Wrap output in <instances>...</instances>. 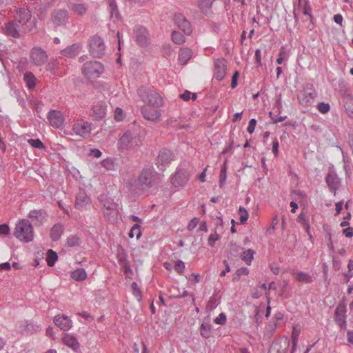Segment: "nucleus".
<instances>
[{
    "instance_id": "nucleus-45",
    "label": "nucleus",
    "mask_w": 353,
    "mask_h": 353,
    "mask_svg": "<svg viewBox=\"0 0 353 353\" xmlns=\"http://www.w3.org/2000/svg\"><path fill=\"white\" fill-rule=\"evenodd\" d=\"M114 161H115V159H106L103 161L102 166L108 170H115L116 167H115Z\"/></svg>"
},
{
    "instance_id": "nucleus-24",
    "label": "nucleus",
    "mask_w": 353,
    "mask_h": 353,
    "mask_svg": "<svg viewBox=\"0 0 353 353\" xmlns=\"http://www.w3.org/2000/svg\"><path fill=\"white\" fill-rule=\"evenodd\" d=\"M316 96V91H313L312 92H303L301 95L298 97V99L301 105L309 107L312 104Z\"/></svg>"
},
{
    "instance_id": "nucleus-12",
    "label": "nucleus",
    "mask_w": 353,
    "mask_h": 353,
    "mask_svg": "<svg viewBox=\"0 0 353 353\" xmlns=\"http://www.w3.org/2000/svg\"><path fill=\"white\" fill-rule=\"evenodd\" d=\"M48 120L51 126L57 129L64 127L65 117L63 113L57 110H51L48 114Z\"/></svg>"
},
{
    "instance_id": "nucleus-17",
    "label": "nucleus",
    "mask_w": 353,
    "mask_h": 353,
    "mask_svg": "<svg viewBox=\"0 0 353 353\" xmlns=\"http://www.w3.org/2000/svg\"><path fill=\"white\" fill-rule=\"evenodd\" d=\"M90 205V198L84 190H80L76 196L74 208L78 210L84 211L86 210Z\"/></svg>"
},
{
    "instance_id": "nucleus-57",
    "label": "nucleus",
    "mask_w": 353,
    "mask_h": 353,
    "mask_svg": "<svg viewBox=\"0 0 353 353\" xmlns=\"http://www.w3.org/2000/svg\"><path fill=\"white\" fill-rule=\"evenodd\" d=\"M255 61L257 67L261 65V50L256 49L254 53Z\"/></svg>"
},
{
    "instance_id": "nucleus-5",
    "label": "nucleus",
    "mask_w": 353,
    "mask_h": 353,
    "mask_svg": "<svg viewBox=\"0 0 353 353\" xmlns=\"http://www.w3.org/2000/svg\"><path fill=\"white\" fill-rule=\"evenodd\" d=\"M103 65L97 61H90L83 64L81 72L88 79H96L103 73Z\"/></svg>"
},
{
    "instance_id": "nucleus-36",
    "label": "nucleus",
    "mask_w": 353,
    "mask_h": 353,
    "mask_svg": "<svg viewBox=\"0 0 353 353\" xmlns=\"http://www.w3.org/2000/svg\"><path fill=\"white\" fill-rule=\"evenodd\" d=\"M46 260L48 266L53 267L56 261L58 260L57 253L52 249H49L46 253Z\"/></svg>"
},
{
    "instance_id": "nucleus-1",
    "label": "nucleus",
    "mask_w": 353,
    "mask_h": 353,
    "mask_svg": "<svg viewBox=\"0 0 353 353\" xmlns=\"http://www.w3.org/2000/svg\"><path fill=\"white\" fill-rule=\"evenodd\" d=\"M130 189L138 195H149L159 188L154 169L152 165L145 166L139 176L130 181Z\"/></svg>"
},
{
    "instance_id": "nucleus-58",
    "label": "nucleus",
    "mask_w": 353,
    "mask_h": 353,
    "mask_svg": "<svg viewBox=\"0 0 353 353\" xmlns=\"http://www.w3.org/2000/svg\"><path fill=\"white\" fill-rule=\"evenodd\" d=\"M223 263L225 265V269L223 270L221 272H220V276H225L226 273L230 272L231 270V268H230V264L228 263V261L227 260H224L223 261Z\"/></svg>"
},
{
    "instance_id": "nucleus-25",
    "label": "nucleus",
    "mask_w": 353,
    "mask_h": 353,
    "mask_svg": "<svg viewBox=\"0 0 353 353\" xmlns=\"http://www.w3.org/2000/svg\"><path fill=\"white\" fill-rule=\"evenodd\" d=\"M62 342L68 347L72 348L73 350H78L80 347V344L77 339L73 335L65 333L62 337Z\"/></svg>"
},
{
    "instance_id": "nucleus-20",
    "label": "nucleus",
    "mask_w": 353,
    "mask_h": 353,
    "mask_svg": "<svg viewBox=\"0 0 353 353\" xmlns=\"http://www.w3.org/2000/svg\"><path fill=\"white\" fill-rule=\"evenodd\" d=\"M54 324L63 331H68L72 327V321L66 315H57L54 317Z\"/></svg>"
},
{
    "instance_id": "nucleus-30",
    "label": "nucleus",
    "mask_w": 353,
    "mask_h": 353,
    "mask_svg": "<svg viewBox=\"0 0 353 353\" xmlns=\"http://www.w3.org/2000/svg\"><path fill=\"white\" fill-rule=\"evenodd\" d=\"M192 56V52L188 48L179 50L178 60L181 65H185Z\"/></svg>"
},
{
    "instance_id": "nucleus-59",
    "label": "nucleus",
    "mask_w": 353,
    "mask_h": 353,
    "mask_svg": "<svg viewBox=\"0 0 353 353\" xmlns=\"http://www.w3.org/2000/svg\"><path fill=\"white\" fill-rule=\"evenodd\" d=\"M212 219L214 221L216 228L223 225V219L220 216H211Z\"/></svg>"
},
{
    "instance_id": "nucleus-15",
    "label": "nucleus",
    "mask_w": 353,
    "mask_h": 353,
    "mask_svg": "<svg viewBox=\"0 0 353 353\" xmlns=\"http://www.w3.org/2000/svg\"><path fill=\"white\" fill-rule=\"evenodd\" d=\"M174 23L182 30L185 34L190 35L192 32V28L190 22L184 17L183 14L176 13L174 15Z\"/></svg>"
},
{
    "instance_id": "nucleus-18",
    "label": "nucleus",
    "mask_w": 353,
    "mask_h": 353,
    "mask_svg": "<svg viewBox=\"0 0 353 353\" xmlns=\"http://www.w3.org/2000/svg\"><path fill=\"white\" fill-rule=\"evenodd\" d=\"M82 46L79 43H73L60 52V57L67 59H74L80 52Z\"/></svg>"
},
{
    "instance_id": "nucleus-52",
    "label": "nucleus",
    "mask_w": 353,
    "mask_h": 353,
    "mask_svg": "<svg viewBox=\"0 0 353 353\" xmlns=\"http://www.w3.org/2000/svg\"><path fill=\"white\" fill-rule=\"evenodd\" d=\"M199 222V219L198 217H194L193 219H192L188 224V230L189 231H192L197 226Z\"/></svg>"
},
{
    "instance_id": "nucleus-40",
    "label": "nucleus",
    "mask_w": 353,
    "mask_h": 353,
    "mask_svg": "<svg viewBox=\"0 0 353 353\" xmlns=\"http://www.w3.org/2000/svg\"><path fill=\"white\" fill-rule=\"evenodd\" d=\"M109 10L110 13V17L112 18L115 17V19H118L120 17L117 4L115 0H109Z\"/></svg>"
},
{
    "instance_id": "nucleus-31",
    "label": "nucleus",
    "mask_w": 353,
    "mask_h": 353,
    "mask_svg": "<svg viewBox=\"0 0 353 353\" xmlns=\"http://www.w3.org/2000/svg\"><path fill=\"white\" fill-rule=\"evenodd\" d=\"M63 232V226L61 223H56L50 230V237L52 241H58Z\"/></svg>"
},
{
    "instance_id": "nucleus-4",
    "label": "nucleus",
    "mask_w": 353,
    "mask_h": 353,
    "mask_svg": "<svg viewBox=\"0 0 353 353\" xmlns=\"http://www.w3.org/2000/svg\"><path fill=\"white\" fill-rule=\"evenodd\" d=\"M137 93L141 99L144 103H148V105L153 106L154 108H160L163 105V98L154 90L141 87L138 89Z\"/></svg>"
},
{
    "instance_id": "nucleus-34",
    "label": "nucleus",
    "mask_w": 353,
    "mask_h": 353,
    "mask_svg": "<svg viewBox=\"0 0 353 353\" xmlns=\"http://www.w3.org/2000/svg\"><path fill=\"white\" fill-rule=\"evenodd\" d=\"M70 276L77 281H84L87 277V272L83 268H77L71 272Z\"/></svg>"
},
{
    "instance_id": "nucleus-35",
    "label": "nucleus",
    "mask_w": 353,
    "mask_h": 353,
    "mask_svg": "<svg viewBox=\"0 0 353 353\" xmlns=\"http://www.w3.org/2000/svg\"><path fill=\"white\" fill-rule=\"evenodd\" d=\"M295 279L299 282L310 283L313 281L312 277L308 274L303 271H297L295 273Z\"/></svg>"
},
{
    "instance_id": "nucleus-23",
    "label": "nucleus",
    "mask_w": 353,
    "mask_h": 353,
    "mask_svg": "<svg viewBox=\"0 0 353 353\" xmlns=\"http://www.w3.org/2000/svg\"><path fill=\"white\" fill-rule=\"evenodd\" d=\"M106 114V105L102 102H98L93 105L92 117L97 121L102 119Z\"/></svg>"
},
{
    "instance_id": "nucleus-43",
    "label": "nucleus",
    "mask_w": 353,
    "mask_h": 353,
    "mask_svg": "<svg viewBox=\"0 0 353 353\" xmlns=\"http://www.w3.org/2000/svg\"><path fill=\"white\" fill-rule=\"evenodd\" d=\"M66 243L68 247L79 246L81 243V240L78 236L72 235L68 237Z\"/></svg>"
},
{
    "instance_id": "nucleus-32",
    "label": "nucleus",
    "mask_w": 353,
    "mask_h": 353,
    "mask_svg": "<svg viewBox=\"0 0 353 353\" xmlns=\"http://www.w3.org/2000/svg\"><path fill=\"white\" fill-rule=\"evenodd\" d=\"M23 80L29 90L33 89L37 85V79L31 72H26L24 73Z\"/></svg>"
},
{
    "instance_id": "nucleus-29",
    "label": "nucleus",
    "mask_w": 353,
    "mask_h": 353,
    "mask_svg": "<svg viewBox=\"0 0 353 353\" xmlns=\"http://www.w3.org/2000/svg\"><path fill=\"white\" fill-rule=\"evenodd\" d=\"M103 214L108 222L111 223L117 222L119 215L118 208H114L113 210H103Z\"/></svg>"
},
{
    "instance_id": "nucleus-56",
    "label": "nucleus",
    "mask_w": 353,
    "mask_h": 353,
    "mask_svg": "<svg viewBox=\"0 0 353 353\" xmlns=\"http://www.w3.org/2000/svg\"><path fill=\"white\" fill-rule=\"evenodd\" d=\"M122 108L117 107L114 110V119L117 121H121L123 119Z\"/></svg>"
},
{
    "instance_id": "nucleus-38",
    "label": "nucleus",
    "mask_w": 353,
    "mask_h": 353,
    "mask_svg": "<svg viewBox=\"0 0 353 353\" xmlns=\"http://www.w3.org/2000/svg\"><path fill=\"white\" fill-rule=\"evenodd\" d=\"M215 0H198L199 8L203 13L206 14L212 8Z\"/></svg>"
},
{
    "instance_id": "nucleus-27",
    "label": "nucleus",
    "mask_w": 353,
    "mask_h": 353,
    "mask_svg": "<svg viewBox=\"0 0 353 353\" xmlns=\"http://www.w3.org/2000/svg\"><path fill=\"white\" fill-rule=\"evenodd\" d=\"M31 17V12L26 8H20L17 12V19L21 25H27Z\"/></svg>"
},
{
    "instance_id": "nucleus-55",
    "label": "nucleus",
    "mask_w": 353,
    "mask_h": 353,
    "mask_svg": "<svg viewBox=\"0 0 353 353\" xmlns=\"http://www.w3.org/2000/svg\"><path fill=\"white\" fill-rule=\"evenodd\" d=\"M220 239V235L218 234H211L208 238V244L210 246L213 247L214 243Z\"/></svg>"
},
{
    "instance_id": "nucleus-61",
    "label": "nucleus",
    "mask_w": 353,
    "mask_h": 353,
    "mask_svg": "<svg viewBox=\"0 0 353 353\" xmlns=\"http://www.w3.org/2000/svg\"><path fill=\"white\" fill-rule=\"evenodd\" d=\"M10 232V228L7 224H1L0 225V234H8Z\"/></svg>"
},
{
    "instance_id": "nucleus-11",
    "label": "nucleus",
    "mask_w": 353,
    "mask_h": 353,
    "mask_svg": "<svg viewBox=\"0 0 353 353\" xmlns=\"http://www.w3.org/2000/svg\"><path fill=\"white\" fill-rule=\"evenodd\" d=\"M347 307L343 301L340 302L334 313V319L336 324L341 330H345L347 327Z\"/></svg>"
},
{
    "instance_id": "nucleus-6",
    "label": "nucleus",
    "mask_w": 353,
    "mask_h": 353,
    "mask_svg": "<svg viewBox=\"0 0 353 353\" xmlns=\"http://www.w3.org/2000/svg\"><path fill=\"white\" fill-rule=\"evenodd\" d=\"M325 181L330 191L335 196L341 185V179L338 176L333 165L329 168Z\"/></svg>"
},
{
    "instance_id": "nucleus-63",
    "label": "nucleus",
    "mask_w": 353,
    "mask_h": 353,
    "mask_svg": "<svg viewBox=\"0 0 353 353\" xmlns=\"http://www.w3.org/2000/svg\"><path fill=\"white\" fill-rule=\"evenodd\" d=\"M79 316H81V317L84 318L85 319L88 320V321H92L94 320V318L90 314L89 312L83 311L82 312L78 313Z\"/></svg>"
},
{
    "instance_id": "nucleus-64",
    "label": "nucleus",
    "mask_w": 353,
    "mask_h": 353,
    "mask_svg": "<svg viewBox=\"0 0 353 353\" xmlns=\"http://www.w3.org/2000/svg\"><path fill=\"white\" fill-rule=\"evenodd\" d=\"M191 94H192L191 92H190L188 90H185L183 93L180 94V98L185 101H188L191 99V97H190Z\"/></svg>"
},
{
    "instance_id": "nucleus-37",
    "label": "nucleus",
    "mask_w": 353,
    "mask_h": 353,
    "mask_svg": "<svg viewBox=\"0 0 353 353\" xmlns=\"http://www.w3.org/2000/svg\"><path fill=\"white\" fill-rule=\"evenodd\" d=\"M212 332V325L211 324L208 323L203 322L200 327V333L201 335L204 339H208L211 336Z\"/></svg>"
},
{
    "instance_id": "nucleus-22",
    "label": "nucleus",
    "mask_w": 353,
    "mask_h": 353,
    "mask_svg": "<svg viewBox=\"0 0 353 353\" xmlns=\"http://www.w3.org/2000/svg\"><path fill=\"white\" fill-rule=\"evenodd\" d=\"M226 74V67L224 61L221 59H217L214 62V78L218 81H222Z\"/></svg>"
},
{
    "instance_id": "nucleus-16",
    "label": "nucleus",
    "mask_w": 353,
    "mask_h": 353,
    "mask_svg": "<svg viewBox=\"0 0 353 353\" xmlns=\"http://www.w3.org/2000/svg\"><path fill=\"white\" fill-rule=\"evenodd\" d=\"M51 19L57 26H65L69 19L68 11L65 9H58L53 11Z\"/></svg>"
},
{
    "instance_id": "nucleus-2",
    "label": "nucleus",
    "mask_w": 353,
    "mask_h": 353,
    "mask_svg": "<svg viewBox=\"0 0 353 353\" xmlns=\"http://www.w3.org/2000/svg\"><path fill=\"white\" fill-rule=\"evenodd\" d=\"M14 236L21 241L29 243L34 239L33 228L27 219L19 221L15 225Z\"/></svg>"
},
{
    "instance_id": "nucleus-19",
    "label": "nucleus",
    "mask_w": 353,
    "mask_h": 353,
    "mask_svg": "<svg viewBox=\"0 0 353 353\" xmlns=\"http://www.w3.org/2000/svg\"><path fill=\"white\" fill-rule=\"evenodd\" d=\"M141 112L144 118L149 121L158 119L161 115L159 108H154L151 105L144 106L141 108Z\"/></svg>"
},
{
    "instance_id": "nucleus-21",
    "label": "nucleus",
    "mask_w": 353,
    "mask_h": 353,
    "mask_svg": "<svg viewBox=\"0 0 353 353\" xmlns=\"http://www.w3.org/2000/svg\"><path fill=\"white\" fill-rule=\"evenodd\" d=\"M3 32L6 35L14 39H19L21 36L18 23L14 21H8L5 24Z\"/></svg>"
},
{
    "instance_id": "nucleus-7",
    "label": "nucleus",
    "mask_w": 353,
    "mask_h": 353,
    "mask_svg": "<svg viewBox=\"0 0 353 353\" xmlns=\"http://www.w3.org/2000/svg\"><path fill=\"white\" fill-rule=\"evenodd\" d=\"M174 159V154L173 152L168 148H163L159 152L156 165L159 170L163 172Z\"/></svg>"
},
{
    "instance_id": "nucleus-8",
    "label": "nucleus",
    "mask_w": 353,
    "mask_h": 353,
    "mask_svg": "<svg viewBox=\"0 0 353 353\" xmlns=\"http://www.w3.org/2000/svg\"><path fill=\"white\" fill-rule=\"evenodd\" d=\"M92 130V123L82 119L74 121L72 125L73 134L82 138L88 137Z\"/></svg>"
},
{
    "instance_id": "nucleus-53",
    "label": "nucleus",
    "mask_w": 353,
    "mask_h": 353,
    "mask_svg": "<svg viewBox=\"0 0 353 353\" xmlns=\"http://www.w3.org/2000/svg\"><path fill=\"white\" fill-rule=\"evenodd\" d=\"M257 123V121L256 119H251L249 121L248 126L247 128V131L249 134H252L255 130L256 125Z\"/></svg>"
},
{
    "instance_id": "nucleus-44",
    "label": "nucleus",
    "mask_w": 353,
    "mask_h": 353,
    "mask_svg": "<svg viewBox=\"0 0 353 353\" xmlns=\"http://www.w3.org/2000/svg\"><path fill=\"white\" fill-rule=\"evenodd\" d=\"M345 112L350 118L353 119V99H350L344 104Z\"/></svg>"
},
{
    "instance_id": "nucleus-51",
    "label": "nucleus",
    "mask_w": 353,
    "mask_h": 353,
    "mask_svg": "<svg viewBox=\"0 0 353 353\" xmlns=\"http://www.w3.org/2000/svg\"><path fill=\"white\" fill-rule=\"evenodd\" d=\"M279 142L276 137H274L272 140V152L274 157H276L279 154Z\"/></svg>"
},
{
    "instance_id": "nucleus-14",
    "label": "nucleus",
    "mask_w": 353,
    "mask_h": 353,
    "mask_svg": "<svg viewBox=\"0 0 353 353\" xmlns=\"http://www.w3.org/2000/svg\"><path fill=\"white\" fill-rule=\"evenodd\" d=\"M189 181V174L185 170L177 169L171 177V183L175 188L183 187Z\"/></svg>"
},
{
    "instance_id": "nucleus-49",
    "label": "nucleus",
    "mask_w": 353,
    "mask_h": 353,
    "mask_svg": "<svg viewBox=\"0 0 353 353\" xmlns=\"http://www.w3.org/2000/svg\"><path fill=\"white\" fill-rule=\"evenodd\" d=\"M185 268V263L182 260L179 259L176 261L174 270L177 273L179 274H183L184 273Z\"/></svg>"
},
{
    "instance_id": "nucleus-47",
    "label": "nucleus",
    "mask_w": 353,
    "mask_h": 353,
    "mask_svg": "<svg viewBox=\"0 0 353 353\" xmlns=\"http://www.w3.org/2000/svg\"><path fill=\"white\" fill-rule=\"evenodd\" d=\"M28 143L33 148L37 149H43L45 148L44 144L39 139H30Z\"/></svg>"
},
{
    "instance_id": "nucleus-26",
    "label": "nucleus",
    "mask_w": 353,
    "mask_h": 353,
    "mask_svg": "<svg viewBox=\"0 0 353 353\" xmlns=\"http://www.w3.org/2000/svg\"><path fill=\"white\" fill-rule=\"evenodd\" d=\"M99 200L103 205V210H113L114 208H118V204L108 194H101L99 197Z\"/></svg>"
},
{
    "instance_id": "nucleus-10",
    "label": "nucleus",
    "mask_w": 353,
    "mask_h": 353,
    "mask_svg": "<svg viewBox=\"0 0 353 353\" xmlns=\"http://www.w3.org/2000/svg\"><path fill=\"white\" fill-rule=\"evenodd\" d=\"M135 41L138 46L146 47L150 43V34L148 29L142 25H136L133 28Z\"/></svg>"
},
{
    "instance_id": "nucleus-48",
    "label": "nucleus",
    "mask_w": 353,
    "mask_h": 353,
    "mask_svg": "<svg viewBox=\"0 0 353 353\" xmlns=\"http://www.w3.org/2000/svg\"><path fill=\"white\" fill-rule=\"evenodd\" d=\"M226 164L225 163L224 165H222L220 172L219 185L221 188H222L224 185L225 182L226 181Z\"/></svg>"
},
{
    "instance_id": "nucleus-42",
    "label": "nucleus",
    "mask_w": 353,
    "mask_h": 353,
    "mask_svg": "<svg viewBox=\"0 0 353 353\" xmlns=\"http://www.w3.org/2000/svg\"><path fill=\"white\" fill-rule=\"evenodd\" d=\"M70 9L79 15H83L87 10L85 6L83 3H73L72 4Z\"/></svg>"
},
{
    "instance_id": "nucleus-28",
    "label": "nucleus",
    "mask_w": 353,
    "mask_h": 353,
    "mask_svg": "<svg viewBox=\"0 0 353 353\" xmlns=\"http://www.w3.org/2000/svg\"><path fill=\"white\" fill-rule=\"evenodd\" d=\"M312 7L310 5V2L309 0H304L303 5V9L302 12L303 14L305 16H307L310 19V23L307 26V28H309L310 30H312L314 28V17L312 14Z\"/></svg>"
},
{
    "instance_id": "nucleus-33",
    "label": "nucleus",
    "mask_w": 353,
    "mask_h": 353,
    "mask_svg": "<svg viewBox=\"0 0 353 353\" xmlns=\"http://www.w3.org/2000/svg\"><path fill=\"white\" fill-rule=\"evenodd\" d=\"M255 254L256 252L250 248L242 252L241 254V259L245 263V264L250 265Z\"/></svg>"
},
{
    "instance_id": "nucleus-54",
    "label": "nucleus",
    "mask_w": 353,
    "mask_h": 353,
    "mask_svg": "<svg viewBox=\"0 0 353 353\" xmlns=\"http://www.w3.org/2000/svg\"><path fill=\"white\" fill-rule=\"evenodd\" d=\"M26 327L28 331L30 332L31 333L41 330L40 325L39 324L32 322L28 323Z\"/></svg>"
},
{
    "instance_id": "nucleus-62",
    "label": "nucleus",
    "mask_w": 353,
    "mask_h": 353,
    "mask_svg": "<svg viewBox=\"0 0 353 353\" xmlns=\"http://www.w3.org/2000/svg\"><path fill=\"white\" fill-rule=\"evenodd\" d=\"M343 234L347 238H351L353 236V228L351 227H347L343 230Z\"/></svg>"
},
{
    "instance_id": "nucleus-39",
    "label": "nucleus",
    "mask_w": 353,
    "mask_h": 353,
    "mask_svg": "<svg viewBox=\"0 0 353 353\" xmlns=\"http://www.w3.org/2000/svg\"><path fill=\"white\" fill-rule=\"evenodd\" d=\"M134 236H136V239L137 240L139 239L142 236V232L141 230L140 224H134L128 233V236L131 239L133 238Z\"/></svg>"
},
{
    "instance_id": "nucleus-50",
    "label": "nucleus",
    "mask_w": 353,
    "mask_h": 353,
    "mask_svg": "<svg viewBox=\"0 0 353 353\" xmlns=\"http://www.w3.org/2000/svg\"><path fill=\"white\" fill-rule=\"evenodd\" d=\"M227 316L224 312H221L214 320L217 325H223L226 323Z\"/></svg>"
},
{
    "instance_id": "nucleus-9",
    "label": "nucleus",
    "mask_w": 353,
    "mask_h": 353,
    "mask_svg": "<svg viewBox=\"0 0 353 353\" xmlns=\"http://www.w3.org/2000/svg\"><path fill=\"white\" fill-rule=\"evenodd\" d=\"M89 51L94 58H100L105 54V46L103 39L99 36L95 35L90 41Z\"/></svg>"
},
{
    "instance_id": "nucleus-41",
    "label": "nucleus",
    "mask_w": 353,
    "mask_h": 353,
    "mask_svg": "<svg viewBox=\"0 0 353 353\" xmlns=\"http://www.w3.org/2000/svg\"><path fill=\"white\" fill-rule=\"evenodd\" d=\"M171 37H172V41L177 45H181L185 41V38L184 35H183L181 33H180L177 31H175V30L172 31Z\"/></svg>"
},
{
    "instance_id": "nucleus-46",
    "label": "nucleus",
    "mask_w": 353,
    "mask_h": 353,
    "mask_svg": "<svg viewBox=\"0 0 353 353\" xmlns=\"http://www.w3.org/2000/svg\"><path fill=\"white\" fill-rule=\"evenodd\" d=\"M316 108L321 114H326L330 110V105L322 101L317 103Z\"/></svg>"
},
{
    "instance_id": "nucleus-60",
    "label": "nucleus",
    "mask_w": 353,
    "mask_h": 353,
    "mask_svg": "<svg viewBox=\"0 0 353 353\" xmlns=\"http://www.w3.org/2000/svg\"><path fill=\"white\" fill-rule=\"evenodd\" d=\"M333 20L336 24H339L341 26H343V17L341 14H334L333 17Z\"/></svg>"
},
{
    "instance_id": "nucleus-13",
    "label": "nucleus",
    "mask_w": 353,
    "mask_h": 353,
    "mask_svg": "<svg viewBox=\"0 0 353 353\" xmlns=\"http://www.w3.org/2000/svg\"><path fill=\"white\" fill-rule=\"evenodd\" d=\"M30 57L34 65L37 66L43 65L48 58L46 52L40 47H34L31 50Z\"/></svg>"
},
{
    "instance_id": "nucleus-3",
    "label": "nucleus",
    "mask_w": 353,
    "mask_h": 353,
    "mask_svg": "<svg viewBox=\"0 0 353 353\" xmlns=\"http://www.w3.org/2000/svg\"><path fill=\"white\" fill-rule=\"evenodd\" d=\"M139 142L140 139L137 132L127 130L119 139L117 147L121 151L130 150L138 146Z\"/></svg>"
}]
</instances>
